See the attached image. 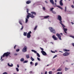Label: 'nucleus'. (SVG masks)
<instances>
[{
	"instance_id": "nucleus-35",
	"label": "nucleus",
	"mask_w": 74,
	"mask_h": 74,
	"mask_svg": "<svg viewBox=\"0 0 74 74\" xmlns=\"http://www.w3.org/2000/svg\"><path fill=\"white\" fill-rule=\"evenodd\" d=\"M16 70L18 72L19 71V69L18 68H16Z\"/></svg>"
},
{
	"instance_id": "nucleus-41",
	"label": "nucleus",
	"mask_w": 74,
	"mask_h": 74,
	"mask_svg": "<svg viewBox=\"0 0 74 74\" xmlns=\"http://www.w3.org/2000/svg\"><path fill=\"white\" fill-rule=\"evenodd\" d=\"M20 50L19 49H16V52H19Z\"/></svg>"
},
{
	"instance_id": "nucleus-62",
	"label": "nucleus",
	"mask_w": 74,
	"mask_h": 74,
	"mask_svg": "<svg viewBox=\"0 0 74 74\" xmlns=\"http://www.w3.org/2000/svg\"><path fill=\"white\" fill-rule=\"evenodd\" d=\"M3 60H4V59H2L1 61H3Z\"/></svg>"
},
{
	"instance_id": "nucleus-31",
	"label": "nucleus",
	"mask_w": 74,
	"mask_h": 74,
	"mask_svg": "<svg viewBox=\"0 0 74 74\" xmlns=\"http://www.w3.org/2000/svg\"><path fill=\"white\" fill-rule=\"evenodd\" d=\"M62 70V69L61 68L58 69V70H57V71H61Z\"/></svg>"
},
{
	"instance_id": "nucleus-49",
	"label": "nucleus",
	"mask_w": 74,
	"mask_h": 74,
	"mask_svg": "<svg viewBox=\"0 0 74 74\" xmlns=\"http://www.w3.org/2000/svg\"><path fill=\"white\" fill-rule=\"evenodd\" d=\"M16 45H15L14 47V49H16Z\"/></svg>"
},
{
	"instance_id": "nucleus-1",
	"label": "nucleus",
	"mask_w": 74,
	"mask_h": 74,
	"mask_svg": "<svg viewBox=\"0 0 74 74\" xmlns=\"http://www.w3.org/2000/svg\"><path fill=\"white\" fill-rule=\"evenodd\" d=\"M11 54V53L9 52H7L6 53H4L3 55L1 57V60L3 58H4V56H5L6 57H7L8 55H10Z\"/></svg>"
},
{
	"instance_id": "nucleus-33",
	"label": "nucleus",
	"mask_w": 74,
	"mask_h": 74,
	"mask_svg": "<svg viewBox=\"0 0 74 74\" xmlns=\"http://www.w3.org/2000/svg\"><path fill=\"white\" fill-rule=\"evenodd\" d=\"M37 28V25H36L35 27L34 28V30H36Z\"/></svg>"
},
{
	"instance_id": "nucleus-8",
	"label": "nucleus",
	"mask_w": 74,
	"mask_h": 74,
	"mask_svg": "<svg viewBox=\"0 0 74 74\" xmlns=\"http://www.w3.org/2000/svg\"><path fill=\"white\" fill-rule=\"evenodd\" d=\"M22 51L23 52H25L27 51V47L25 46L22 49Z\"/></svg>"
},
{
	"instance_id": "nucleus-63",
	"label": "nucleus",
	"mask_w": 74,
	"mask_h": 74,
	"mask_svg": "<svg viewBox=\"0 0 74 74\" xmlns=\"http://www.w3.org/2000/svg\"><path fill=\"white\" fill-rule=\"evenodd\" d=\"M60 74H62V72H61L60 73Z\"/></svg>"
},
{
	"instance_id": "nucleus-10",
	"label": "nucleus",
	"mask_w": 74,
	"mask_h": 74,
	"mask_svg": "<svg viewBox=\"0 0 74 74\" xmlns=\"http://www.w3.org/2000/svg\"><path fill=\"white\" fill-rule=\"evenodd\" d=\"M56 36H57L59 40H62V38H61V35H60L58 33H57L56 34Z\"/></svg>"
},
{
	"instance_id": "nucleus-14",
	"label": "nucleus",
	"mask_w": 74,
	"mask_h": 74,
	"mask_svg": "<svg viewBox=\"0 0 74 74\" xmlns=\"http://www.w3.org/2000/svg\"><path fill=\"white\" fill-rule=\"evenodd\" d=\"M61 25H62V27H63V29H64V31H67V29L64 28V27H65V26L64 25H63V24H62Z\"/></svg>"
},
{
	"instance_id": "nucleus-18",
	"label": "nucleus",
	"mask_w": 74,
	"mask_h": 74,
	"mask_svg": "<svg viewBox=\"0 0 74 74\" xmlns=\"http://www.w3.org/2000/svg\"><path fill=\"white\" fill-rule=\"evenodd\" d=\"M64 52H69L70 50H67L66 49H63Z\"/></svg>"
},
{
	"instance_id": "nucleus-38",
	"label": "nucleus",
	"mask_w": 74,
	"mask_h": 74,
	"mask_svg": "<svg viewBox=\"0 0 74 74\" xmlns=\"http://www.w3.org/2000/svg\"><path fill=\"white\" fill-rule=\"evenodd\" d=\"M49 74H52V72L50 71L49 72Z\"/></svg>"
},
{
	"instance_id": "nucleus-37",
	"label": "nucleus",
	"mask_w": 74,
	"mask_h": 74,
	"mask_svg": "<svg viewBox=\"0 0 74 74\" xmlns=\"http://www.w3.org/2000/svg\"><path fill=\"white\" fill-rule=\"evenodd\" d=\"M67 10V7H66V6L65 7V10H64V11L65 12H66V10Z\"/></svg>"
},
{
	"instance_id": "nucleus-36",
	"label": "nucleus",
	"mask_w": 74,
	"mask_h": 74,
	"mask_svg": "<svg viewBox=\"0 0 74 74\" xmlns=\"http://www.w3.org/2000/svg\"><path fill=\"white\" fill-rule=\"evenodd\" d=\"M27 14H28V13H29V9H27Z\"/></svg>"
},
{
	"instance_id": "nucleus-11",
	"label": "nucleus",
	"mask_w": 74,
	"mask_h": 74,
	"mask_svg": "<svg viewBox=\"0 0 74 74\" xmlns=\"http://www.w3.org/2000/svg\"><path fill=\"white\" fill-rule=\"evenodd\" d=\"M69 54L70 53L67 52H65L63 54V55L64 56H68V55H69Z\"/></svg>"
},
{
	"instance_id": "nucleus-58",
	"label": "nucleus",
	"mask_w": 74,
	"mask_h": 74,
	"mask_svg": "<svg viewBox=\"0 0 74 74\" xmlns=\"http://www.w3.org/2000/svg\"><path fill=\"white\" fill-rule=\"evenodd\" d=\"M17 54H16V53H15V54H14V55L15 56H16V55H17Z\"/></svg>"
},
{
	"instance_id": "nucleus-15",
	"label": "nucleus",
	"mask_w": 74,
	"mask_h": 74,
	"mask_svg": "<svg viewBox=\"0 0 74 74\" xmlns=\"http://www.w3.org/2000/svg\"><path fill=\"white\" fill-rule=\"evenodd\" d=\"M50 2L53 5H54V2L53 0H50Z\"/></svg>"
},
{
	"instance_id": "nucleus-9",
	"label": "nucleus",
	"mask_w": 74,
	"mask_h": 74,
	"mask_svg": "<svg viewBox=\"0 0 74 74\" xmlns=\"http://www.w3.org/2000/svg\"><path fill=\"white\" fill-rule=\"evenodd\" d=\"M31 33H32V32L29 31V32L27 34V38H30V37H31L30 34H31Z\"/></svg>"
},
{
	"instance_id": "nucleus-53",
	"label": "nucleus",
	"mask_w": 74,
	"mask_h": 74,
	"mask_svg": "<svg viewBox=\"0 0 74 74\" xmlns=\"http://www.w3.org/2000/svg\"><path fill=\"white\" fill-rule=\"evenodd\" d=\"M17 67L18 68H19V66L18 65H17Z\"/></svg>"
},
{
	"instance_id": "nucleus-12",
	"label": "nucleus",
	"mask_w": 74,
	"mask_h": 74,
	"mask_svg": "<svg viewBox=\"0 0 74 74\" xmlns=\"http://www.w3.org/2000/svg\"><path fill=\"white\" fill-rule=\"evenodd\" d=\"M41 53L43 55H44V56H46V55H47L46 52H45L44 51H41Z\"/></svg>"
},
{
	"instance_id": "nucleus-50",
	"label": "nucleus",
	"mask_w": 74,
	"mask_h": 74,
	"mask_svg": "<svg viewBox=\"0 0 74 74\" xmlns=\"http://www.w3.org/2000/svg\"><path fill=\"white\" fill-rule=\"evenodd\" d=\"M43 10H45V8L43 7Z\"/></svg>"
},
{
	"instance_id": "nucleus-51",
	"label": "nucleus",
	"mask_w": 74,
	"mask_h": 74,
	"mask_svg": "<svg viewBox=\"0 0 74 74\" xmlns=\"http://www.w3.org/2000/svg\"><path fill=\"white\" fill-rule=\"evenodd\" d=\"M51 52L52 53H55V51H51Z\"/></svg>"
},
{
	"instance_id": "nucleus-30",
	"label": "nucleus",
	"mask_w": 74,
	"mask_h": 74,
	"mask_svg": "<svg viewBox=\"0 0 74 74\" xmlns=\"http://www.w3.org/2000/svg\"><path fill=\"white\" fill-rule=\"evenodd\" d=\"M28 62V61H25L23 62V63H27Z\"/></svg>"
},
{
	"instance_id": "nucleus-20",
	"label": "nucleus",
	"mask_w": 74,
	"mask_h": 74,
	"mask_svg": "<svg viewBox=\"0 0 74 74\" xmlns=\"http://www.w3.org/2000/svg\"><path fill=\"white\" fill-rule=\"evenodd\" d=\"M11 65H10L9 63L8 64V66H9V67H13V64H11Z\"/></svg>"
},
{
	"instance_id": "nucleus-52",
	"label": "nucleus",
	"mask_w": 74,
	"mask_h": 74,
	"mask_svg": "<svg viewBox=\"0 0 74 74\" xmlns=\"http://www.w3.org/2000/svg\"><path fill=\"white\" fill-rule=\"evenodd\" d=\"M47 74V71H45V74Z\"/></svg>"
},
{
	"instance_id": "nucleus-22",
	"label": "nucleus",
	"mask_w": 74,
	"mask_h": 74,
	"mask_svg": "<svg viewBox=\"0 0 74 74\" xmlns=\"http://www.w3.org/2000/svg\"><path fill=\"white\" fill-rule=\"evenodd\" d=\"M26 57L27 59H29L30 57H29V54L26 55Z\"/></svg>"
},
{
	"instance_id": "nucleus-42",
	"label": "nucleus",
	"mask_w": 74,
	"mask_h": 74,
	"mask_svg": "<svg viewBox=\"0 0 74 74\" xmlns=\"http://www.w3.org/2000/svg\"><path fill=\"white\" fill-rule=\"evenodd\" d=\"M69 37H72V38H73L74 39V36H70Z\"/></svg>"
},
{
	"instance_id": "nucleus-7",
	"label": "nucleus",
	"mask_w": 74,
	"mask_h": 74,
	"mask_svg": "<svg viewBox=\"0 0 74 74\" xmlns=\"http://www.w3.org/2000/svg\"><path fill=\"white\" fill-rule=\"evenodd\" d=\"M32 52H34L35 53H36L37 56L38 57H39V58H40V55L39 53H37V51L33 49L32 50Z\"/></svg>"
},
{
	"instance_id": "nucleus-40",
	"label": "nucleus",
	"mask_w": 74,
	"mask_h": 74,
	"mask_svg": "<svg viewBox=\"0 0 74 74\" xmlns=\"http://www.w3.org/2000/svg\"><path fill=\"white\" fill-rule=\"evenodd\" d=\"M37 59L39 61H40L41 60H40V59L39 58H38V57L37 58Z\"/></svg>"
},
{
	"instance_id": "nucleus-24",
	"label": "nucleus",
	"mask_w": 74,
	"mask_h": 74,
	"mask_svg": "<svg viewBox=\"0 0 74 74\" xmlns=\"http://www.w3.org/2000/svg\"><path fill=\"white\" fill-rule=\"evenodd\" d=\"M24 60L23 58H22L20 59V61L21 62H23Z\"/></svg>"
},
{
	"instance_id": "nucleus-13",
	"label": "nucleus",
	"mask_w": 74,
	"mask_h": 74,
	"mask_svg": "<svg viewBox=\"0 0 74 74\" xmlns=\"http://www.w3.org/2000/svg\"><path fill=\"white\" fill-rule=\"evenodd\" d=\"M52 37L54 40H57L58 39V38L55 36V35H53Z\"/></svg>"
},
{
	"instance_id": "nucleus-23",
	"label": "nucleus",
	"mask_w": 74,
	"mask_h": 74,
	"mask_svg": "<svg viewBox=\"0 0 74 74\" xmlns=\"http://www.w3.org/2000/svg\"><path fill=\"white\" fill-rule=\"evenodd\" d=\"M49 16H47L44 17V18H45V19H47V18H49Z\"/></svg>"
},
{
	"instance_id": "nucleus-17",
	"label": "nucleus",
	"mask_w": 74,
	"mask_h": 74,
	"mask_svg": "<svg viewBox=\"0 0 74 74\" xmlns=\"http://www.w3.org/2000/svg\"><path fill=\"white\" fill-rule=\"evenodd\" d=\"M31 13L32 15H36V12H31Z\"/></svg>"
},
{
	"instance_id": "nucleus-44",
	"label": "nucleus",
	"mask_w": 74,
	"mask_h": 74,
	"mask_svg": "<svg viewBox=\"0 0 74 74\" xmlns=\"http://www.w3.org/2000/svg\"><path fill=\"white\" fill-rule=\"evenodd\" d=\"M56 57H57V55H55L53 57V58H56Z\"/></svg>"
},
{
	"instance_id": "nucleus-61",
	"label": "nucleus",
	"mask_w": 74,
	"mask_h": 74,
	"mask_svg": "<svg viewBox=\"0 0 74 74\" xmlns=\"http://www.w3.org/2000/svg\"><path fill=\"white\" fill-rule=\"evenodd\" d=\"M64 32L65 33H66L67 34V32H66V31H64Z\"/></svg>"
},
{
	"instance_id": "nucleus-47",
	"label": "nucleus",
	"mask_w": 74,
	"mask_h": 74,
	"mask_svg": "<svg viewBox=\"0 0 74 74\" xmlns=\"http://www.w3.org/2000/svg\"><path fill=\"white\" fill-rule=\"evenodd\" d=\"M40 49H41V50H42V51H43L44 50V49L42 48H41V47H40Z\"/></svg>"
},
{
	"instance_id": "nucleus-43",
	"label": "nucleus",
	"mask_w": 74,
	"mask_h": 74,
	"mask_svg": "<svg viewBox=\"0 0 74 74\" xmlns=\"http://www.w3.org/2000/svg\"><path fill=\"white\" fill-rule=\"evenodd\" d=\"M69 70V69L65 68V71H67V70Z\"/></svg>"
},
{
	"instance_id": "nucleus-27",
	"label": "nucleus",
	"mask_w": 74,
	"mask_h": 74,
	"mask_svg": "<svg viewBox=\"0 0 74 74\" xmlns=\"http://www.w3.org/2000/svg\"><path fill=\"white\" fill-rule=\"evenodd\" d=\"M28 22V19L27 18H25V23H27Z\"/></svg>"
},
{
	"instance_id": "nucleus-3",
	"label": "nucleus",
	"mask_w": 74,
	"mask_h": 74,
	"mask_svg": "<svg viewBox=\"0 0 74 74\" xmlns=\"http://www.w3.org/2000/svg\"><path fill=\"white\" fill-rule=\"evenodd\" d=\"M49 29L50 30V32H51V33H54V34L56 33V31H55V29L53 28L50 27L49 28Z\"/></svg>"
},
{
	"instance_id": "nucleus-55",
	"label": "nucleus",
	"mask_w": 74,
	"mask_h": 74,
	"mask_svg": "<svg viewBox=\"0 0 74 74\" xmlns=\"http://www.w3.org/2000/svg\"><path fill=\"white\" fill-rule=\"evenodd\" d=\"M55 70V69L54 68H53L52 69V70H53V71H54V70Z\"/></svg>"
},
{
	"instance_id": "nucleus-48",
	"label": "nucleus",
	"mask_w": 74,
	"mask_h": 74,
	"mask_svg": "<svg viewBox=\"0 0 74 74\" xmlns=\"http://www.w3.org/2000/svg\"><path fill=\"white\" fill-rule=\"evenodd\" d=\"M55 5V7H57V6H56V3H55V4H54V5Z\"/></svg>"
},
{
	"instance_id": "nucleus-21",
	"label": "nucleus",
	"mask_w": 74,
	"mask_h": 74,
	"mask_svg": "<svg viewBox=\"0 0 74 74\" xmlns=\"http://www.w3.org/2000/svg\"><path fill=\"white\" fill-rule=\"evenodd\" d=\"M23 35L24 36H27V32H24Z\"/></svg>"
},
{
	"instance_id": "nucleus-26",
	"label": "nucleus",
	"mask_w": 74,
	"mask_h": 74,
	"mask_svg": "<svg viewBox=\"0 0 74 74\" xmlns=\"http://www.w3.org/2000/svg\"><path fill=\"white\" fill-rule=\"evenodd\" d=\"M31 59L32 61H34V59L32 58V57H31Z\"/></svg>"
},
{
	"instance_id": "nucleus-6",
	"label": "nucleus",
	"mask_w": 74,
	"mask_h": 74,
	"mask_svg": "<svg viewBox=\"0 0 74 74\" xmlns=\"http://www.w3.org/2000/svg\"><path fill=\"white\" fill-rule=\"evenodd\" d=\"M58 20H59V21H60V24H61V25H62V17H61V16H60V15H58Z\"/></svg>"
},
{
	"instance_id": "nucleus-16",
	"label": "nucleus",
	"mask_w": 74,
	"mask_h": 74,
	"mask_svg": "<svg viewBox=\"0 0 74 74\" xmlns=\"http://www.w3.org/2000/svg\"><path fill=\"white\" fill-rule=\"evenodd\" d=\"M62 1H60V5L61 6H63V3H62Z\"/></svg>"
},
{
	"instance_id": "nucleus-64",
	"label": "nucleus",
	"mask_w": 74,
	"mask_h": 74,
	"mask_svg": "<svg viewBox=\"0 0 74 74\" xmlns=\"http://www.w3.org/2000/svg\"><path fill=\"white\" fill-rule=\"evenodd\" d=\"M66 62H68V60H66Z\"/></svg>"
},
{
	"instance_id": "nucleus-57",
	"label": "nucleus",
	"mask_w": 74,
	"mask_h": 74,
	"mask_svg": "<svg viewBox=\"0 0 74 74\" xmlns=\"http://www.w3.org/2000/svg\"><path fill=\"white\" fill-rule=\"evenodd\" d=\"M45 2L47 4L48 3V2H47L46 1H45Z\"/></svg>"
},
{
	"instance_id": "nucleus-34",
	"label": "nucleus",
	"mask_w": 74,
	"mask_h": 74,
	"mask_svg": "<svg viewBox=\"0 0 74 74\" xmlns=\"http://www.w3.org/2000/svg\"><path fill=\"white\" fill-rule=\"evenodd\" d=\"M19 23L20 25H22V23L21 22V21H19Z\"/></svg>"
},
{
	"instance_id": "nucleus-28",
	"label": "nucleus",
	"mask_w": 74,
	"mask_h": 74,
	"mask_svg": "<svg viewBox=\"0 0 74 74\" xmlns=\"http://www.w3.org/2000/svg\"><path fill=\"white\" fill-rule=\"evenodd\" d=\"M51 12H52V13H53V14H56V12H55V11H53V10H52L51 11Z\"/></svg>"
},
{
	"instance_id": "nucleus-25",
	"label": "nucleus",
	"mask_w": 74,
	"mask_h": 74,
	"mask_svg": "<svg viewBox=\"0 0 74 74\" xmlns=\"http://www.w3.org/2000/svg\"><path fill=\"white\" fill-rule=\"evenodd\" d=\"M57 7L59 8H60L61 10H63V8L59 6H57Z\"/></svg>"
},
{
	"instance_id": "nucleus-54",
	"label": "nucleus",
	"mask_w": 74,
	"mask_h": 74,
	"mask_svg": "<svg viewBox=\"0 0 74 74\" xmlns=\"http://www.w3.org/2000/svg\"><path fill=\"white\" fill-rule=\"evenodd\" d=\"M71 24H72V25H74V23H73V22H71Z\"/></svg>"
},
{
	"instance_id": "nucleus-46",
	"label": "nucleus",
	"mask_w": 74,
	"mask_h": 74,
	"mask_svg": "<svg viewBox=\"0 0 74 74\" xmlns=\"http://www.w3.org/2000/svg\"><path fill=\"white\" fill-rule=\"evenodd\" d=\"M71 7L73 8H74V6L73 5H71Z\"/></svg>"
},
{
	"instance_id": "nucleus-5",
	"label": "nucleus",
	"mask_w": 74,
	"mask_h": 74,
	"mask_svg": "<svg viewBox=\"0 0 74 74\" xmlns=\"http://www.w3.org/2000/svg\"><path fill=\"white\" fill-rule=\"evenodd\" d=\"M28 15L27 16V19H29V17H31L32 18H34L35 16L33 15L32 14L31 15V14L28 13Z\"/></svg>"
},
{
	"instance_id": "nucleus-45",
	"label": "nucleus",
	"mask_w": 74,
	"mask_h": 74,
	"mask_svg": "<svg viewBox=\"0 0 74 74\" xmlns=\"http://www.w3.org/2000/svg\"><path fill=\"white\" fill-rule=\"evenodd\" d=\"M23 26H22V28L21 29V30H23Z\"/></svg>"
},
{
	"instance_id": "nucleus-39",
	"label": "nucleus",
	"mask_w": 74,
	"mask_h": 74,
	"mask_svg": "<svg viewBox=\"0 0 74 74\" xmlns=\"http://www.w3.org/2000/svg\"><path fill=\"white\" fill-rule=\"evenodd\" d=\"M54 8H51L50 9V11H53L52 10H53Z\"/></svg>"
},
{
	"instance_id": "nucleus-56",
	"label": "nucleus",
	"mask_w": 74,
	"mask_h": 74,
	"mask_svg": "<svg viewBox=\"0 0 74 74\" xmlns=\"http://www.w3.org/2000/svg\"><path fill=\"white\" fill-rule=\"evenodd\" d=\"M60 34H61V35H62V36H63V33H60Z\"/></svg>"
},
{
	"instance_id": "nucleus-4",
	"label": "nucleus",
	"mask_w": 74,
	"mask_h": 74,
	"mask_svg": "<svg viewBox=\"0 0 74 74\" xmlns=\"http://www.w3.org/2000/svg\"><path fill=\"white\" fill-rule=\"evenodd\" d=\"M49 29L50 30V32H51V33H54V34L56 33V31H55V29L53 28L50 27L49 28Z\"/></svg>"
},
{
	"instance_id": "nucleus-59",
	"label": "nucleus",
	"mask_w": 74,
	"mask_h": 74,
	"mask_svg": "<svg viewBox=\"0 0 74 74\" xmlns=\"http://www.w3.org/2000/svg\"><path fill=\"white\" fill-rule=\"evenodd\" d=\"M32 71H31L30 72V74H32Z\"/></svg>"
},
{
	"instance_id": "nucleus-29",
	"label": "nucleus",
	"mask_w": 74,
	"mask_h": 74,
	"mask_svg": "<svg viewBox=\"0 0 74 74\" xmlns=\"http://www.w3.org/2000/svg\"><path fill=\"white\" fill-rule=\"evenodd\" d=\"M30 64L32 66V65H33V64H34V63H33V62H30Z\"/></svg>"
},
{
	"instance_id": "nucleus-2",
	"label": "nucleus",
	"mask_w": 74,
	"mask_h": 74,
	"mask_svg": "<svg viewBox=\"0 0 74 74\" xmlns=\"http://www.w3.org/2000/svg\"><path fill=\"white\" fill-rule=\"evenodd\" d=\"M49 29L50 30V32H51V33H54V34L56 33V31H55V29L53 28L50 27L49 28Z\"/></svg>"
},
{
	"instance_id": "nucleus-19",
	"label": "nucleus",
	"mask_w": 74,
	"mask_h": 74,
	"mask_svg": "<svg viewBox=\"0 0 74 74\" xmlns=\"http://www.w3.org/2000/svg\"><path fill=\"white\" fill-rule=\"evenodd\" d=\"M30 3H31V1H27L26 2V3L27 4H30Z\"/></svg>"
},
{
	"instance_id": "nucleus-60",
	"label": "nucleus",
	"mask_w": 74,
	"mask_h": 74,
	"mask_svg": "<svg viewBox=\"0 0 74 74\" xmlns=\"http://www.w3.org/2000/svg\"><path fill=\"white\" fill-rule=\"evenodd\" d=\"M55 1L56 3V2H57V1L56 0H55Z\"/></svg>"
},
{
	"instance_id": "nucleus-32",
	"label": "nucleus",
	"mask_w": 74,
	"mask_h": 74,
	"mask_svg": "<svg viewBox=\"0 0 74 74\" xmlns=\"http://www.w3.org/2000/svg\"><path fill=\"white\" fill-rule=\"evenodd\" d=\"M37 65H38V62H36L35 64V66H37Z\"/></svg>"
}]
</instances>
